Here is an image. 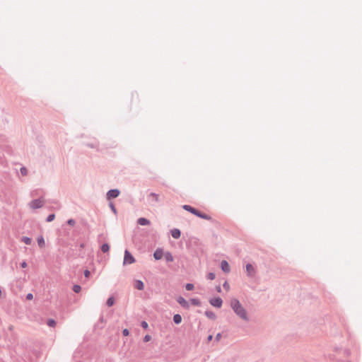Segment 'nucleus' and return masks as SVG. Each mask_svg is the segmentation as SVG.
<instances>
[{"mask_svg":"<svg viewBox=\"0 0 362 362\" xmlns=\"http://www.w3.org/2000/svg\"><path fill=\"white\" fill-rule=\"evenodd\" d=\"M230 305L234 312L243 320H248L247 313L245 308L242 306L240 301L237 299H232Z\"/></svg>","mask_w":362,"mask_h":362,"instance_id":"f257e3e1","label":"nucleus"},{"mask_svg":"<svg viewBox=\"0 0 362 362\" xmlns=\"http://www.w3.org/2000/svg\"><path fill=\"white\" fill-rule=\"evenodd\" d=\"M182 208L185 210H186V211H187L194 214L195 216H197L198 217H200V218L206 219V220H211V217L209 216H208V215H206L205 214H202V212L199 211L198 210H197L196 209L192 207L189 205H184L182 206Z\"/></svg>","mask_w":362,"mask_h":362,"instance_id":"f03ea898","label":"nucleus"},{"mask_svg":"<svg viewBox=\"0 0 362 362\" xmlns=\"http://www.w3.org/2000/svg\"><path fill=\"white\" fill-rule=\"evenodd\" d=\"M134 262H135V259L132 256V255L128 250H125L123 264L124 265L131 264H133Z\"/></svg>","mask_w":362,"mask_h":362,"instance_id":"7ed1b4c3","label":"nucleus"},{"mask_svg":"<svg viewBox=\"0 0 362 362\" xmlns=\"http://www.w3.org/2000/svg\"><path fill=\"white\" fill-rule=\"evenodd\" d=\"M44 202L42 199H35L30 202L29 206L33 209H39L43 206Z\"/></svg>","mask_w":362,"mask_h":362,"instance_id":"20e7f679","label":"nucleus"},{"mask_svg":"<svg viewBox=\"0 0 362 362\" xmlns=\"http://www.w3.org/2000/svg\"><path fill=\"white\" fill-rule=\"evenodd\" d=\"M210 303L214 307L221 308L222 306L223 301L221 298H215L210 300Z\"/></svg>","mask_w":362,"mask_h":362,"instance_id":"39448f33","label":"nucleus"},{"mask_svg":"<svg viewBox=\"0 0 362 362\" xmlns=\"http://www.w3.org/2000/svg\"><path fill=\"white\" fill-rule=\"evenodd\" d=\"M119 194V191L118 189H111L107 192V197L108 199H111L117 197Z\"/></svg>","mask_w":362,"mask_h":362,"instance_id":"423d86ee","label":"nucleus"},{"mask_svg":"<svg viewBox=\"0 0 362 362\" xmlns=\"http://www.w3.org/2000/svg\"><path fill=\"white\" fill-rule=\"evenodd\" d=\"M178 303L185 308H189V303L182 296L177 298Z\"/></svg>","mask_w":362,"mask_h":362,"instance_id":"0eeeda50","label":"nucleus"},{"mask_svg":"<svg viewBox=\"0 0 362 362\" xmlns=\"http://www.w3.org/2000/svg\"><path fill=\"white\" fill-rule=\"evenodd\" d=\"M163 256L164 254L161 249H157L153 254L154 258L157 260L162 259Z\"/></svg>","mask_w":362,"mask_h":362,"instance_id":"6e6552de","label":"nucleus"},{"mask_svg":"<svg viewBox=\"0 0 362 362\" xmlns=\"http://www.w3.org/2000/svg\"><path fill=\"white\" fill-rule=\"evenodd\" d=\"M221 267L222 270L224 272L228 273L230 272V266L226 260H223L221 262Z\"/></svg>","mask_w":362,"mask_h":362,"instance_id":"1a4fd4ad","label":"nucleus"},{"mask_svg":"<svg viewBox=\"0 0 362 362\" xmlns=\"http://www.w3.org/2000/svg\"><path fill=\"white\" fill-rule=\"evenodd\" d=\"M246 271L248 276H253L255 272V268L251 264H247L246 265Z\"/></svg>","mask_w":362,"mask_h":362,"instance_id":"9d476101","label":"nucleus"},{"mask_svg":"<svg viewBox=\"0 0 362 362\" xmlns=\"http://www.w3.org/2000/svg\"><path fill=\"white\" fill-rule=\"evenodd\" d=\"M134 286L138 290H143L144 288V283L140 280H136L134 283Z\"/></svg>","mask_w":362,"mask_h":362,"instance_id":"9b49d317","label":"nucleus"},{"mask_svg":"<svg viewBox=\"0 0 362 362\" xmlns=\"http://www.w3.org/2000/svg\"><path fill=\"white\" fill-rule=\"evenodd\" d=\"M137 222L141 226H146L150 224V221L145 218H139Z\"/></svg>","mask_w":362,"mask_h":362,"instance_id":"f8f14e48","label":"nucleus"},{"mask_svg":"<svg viewBox=\"0 0 362 362\" xmlns=\"http://www.w3.org/2000/svg\"><path fill=\"white\" fill-rule=\"evenodd\" d=\"M37 244H38V246L40 247V248H43L45 246V239L42 236H39L37 238Z\"/></svg>","mask_w":362,"mask_h":362,"instance_id":"ddd939ff","label":"nucleus"},{"mask_svg":"<svg viewBox=\"0 0 362 362\" xmlns=\"http://www.w3.org/2000/svg\"><path fill=\"white\" fill-rule=\"evenodd\" d=\"M171 235L174 238L177 239L180 237V230L176 228L173 229L171 231Z\"/></svg>","mask_w":362,"mask_h":362,"instance_id":"4468645a","label":"nucleus"},{"mask_svg":"<svg viewBox=\"0 0 362 362\" xmlns=\"http://www.w3.org/2000/svg\"><path fill=\"white\" fill-rule=\"evenodd\" d=\"M149 199H150L151 202H158L159 196L157 194L151 193L149 194Z\"/></svg>","mask_w":362,"mask_h":362,"instance_id":"2eb2a0df","label":"nucleus"},{"mask_svg":"<svg viewBox=\"0 0 362 362\" xmlns=\"http://www.w3.org/2000/svg\"><path fill=\"white\" fill-rule=\"evenodd\" d=\"M173 320L175 324H180L182 322V317L179 314H176L173 316Z\"/></svg>","mask_w":362,"mask_h":362,"instance_id":"dca6fc26","label":"nucleus"},{"mask_svg":"<svg viewBox=\"0 0 362 362\" xmlns=\"http://www.w3.org/2000/svg\"><path fill=\"white\" fill-rule=\"evenodd\" d=\"M164 257H165V259L168 262H173V257L172 255L170 252H166L164 255Z\"/></svg>","mask_w":362,"mask_h":362,"instance_id":"f3484780","label":"nucleus"},{"mask_svg":"<svg viewBox=\"0 0 362 362\" xmlns=\"http://www.w3.org/2000/svg\"><path fill=\"white\" fill-rule=\"evenodd\" d=\"M22 241L26 244V245H30L31 243H32V240L31 238H28V237H23L22 238Z\"/></svg>","mask_w":362,"mask_h":362,"instance_id":"a211bd4d","label":"nucleus"},{"mask_svg":"<svg viewBox=\"0 0 362 362\" xmlns=\"http://www.w3.org/2000/svg\"><path fill=\"white\" fill-rule=\"evenodd\" d=\"M110 250V246L108 244H103L102 246H101V250L103 252H107Z\"/></svg>","mask_w":362,"mask_h":362,"instance_id":"6ab92c4d","label":"nucleus"},{"mask_svg":"<svg viewBox=\"0 0 362 362\" xmlns=\"http://www.w3.org/2000/svg\"><path fill=\"white\" fill-rule=\"evenodd\" d=\"M115 303V299L113 297H110L107 300V305L109 306V307H111L114 305Z\"/></svg>","mask_w":362,"mask_h":362,"instance_id":"aec40b11","label":"nucleus"},{"mask_svg":"<svg viewBox=\"0 0 362 362\" xmlns=\"http://www.w3.org/2000/svg\"><path fill=\"white\" fill-rule=\"evenodd\" d=\"M47 325L49 326V327H54L56 326V322L55 320H52V319H49L47 321Z\"/></svg>","mask_w":362,"mask_h":362,"instance_id":"412c9836","label":"nucleus"},{"mask_svg":"<svg viewBox=\"0 0 362 362\" xmlns=\"http://www.w3.org/2000/svg\"><path fill=\"white\" fill-rule=\"evenodd\" d=\"M190 302L194 305H200V301L197 298H192L190 300Z\"/></svg>","mask_w":362,"mask_h":362,"instance_id":"4be33fe9","label":"nucleus"},{"mask_svg":"<svg viewBox=\"0 0 362 362\" xmlns=\"http://www.w3.org/2000/svg\"><path fill=\"white\" fill-rule=\"evenodd\" d=\"M81 290V288L79 285H74L73 286V291L75 292V293H79Z\"/></svg>","mask_w":362,"mask_h":362,"instance_id":"5701e85b","label":"nucleus"},{"mask_svg":"<svg viewBox=\"0 0 362 362\" xmlns=\"http://www.w3.org/2000/svg\"><path fill=\"white\" fill-rule=\"evenodd\" d=\"M215 274L214 273H209L207 274V279H209V280H214L215 279Z\"/></svg>","mask_w":362,"mask_h":362,"instance_id":"b1692460","label":"nucleus"},{"mask_svg":"<svg viewBox=\"0 0 362 362\" xmlns=\"http://www.w3.org/2000/svg\"><path fill=\"white\" fill-rule=\"evenodd\" d=\"M185 288L187 291H192L194 289V285L192 284H187Z\"/></svg>","mask_w":362,"mask_h":362,"instance_id":"393cba45","label":"nucleus"},{"mask_svg":"<svg viewBox=\"0 0 362 362\" xmlns=\"http://www.w3.org/2000/svg\"><path fill=\"white\" fill-rule=\"evenodd\" d=\"M55 218V215L54 214H50L48 216L47 218V222H51Z\"/></svg>","mask_w":362,"mask_h":362,"instance_id":"a878e982","label":"nucleus"},{"mask_svg":"<svg viewBox=\"0 0 362 362\" xmlns=\"http://www.w3.org/2000/svg\"><path fill=\"white\" fill-rule=\"evenodd\" d=\"M223 288L226 290V291H229L230 290V286H229V284L226 281L224 284H223Z\"/></svg>","mask_w":362,"mask_h":362,"instance_id":"bb28decb","label":"nucleus"},{"mask_svg":"<svg viewBox=\"0 0 362 362\" xmlns=\"http://www.w3.org/2000/svg\"><path fill=\"white\" fill-rule=\"evenodd\" d=\"M21 173L23 175H27V173H28V170L25 168H22L21 169Z\"/></svg>","mask_w":362,"mask_h":362,"instance_id":"cd10ccee","label":"nucleus"},{"mask_svg":"<svg viewBox=\"0 0 362 362\" xmlns=\"http://www.w3.org/2000/svg\"><path fill=\"white\" fill-rule=\"evenodd\" d=\"M151 336L147 334V335H146V336L144 337V341L145 342H148V341H149L151 340Z\"/></svg>","mask_w":362,"mask_h":362,"instance_id":"c85d7f7f","label":"nucleus"},{"mask_svg":"<svg viewBox=\"0 0 362 362\" xmlns=\"http://www.w3.org/2000/svg\"><path fill=\"white\" fill-rule=\"evenodd\" d=\"M141 327H142L143 328H144V329H147V328H148V323H147L146 322H145V321H143V322H141Z\"/></svg>","mask_w":362,"mask_h":362,"instance_id":"c756f323","label":"nucleus"},{"mask_svg":"<svg viewBox=\"0 0 362 362\" xmlns=\"http://www.w3.org/2000/svg\"><path fill=\"white\" fill-rule=\"evenodd\" d=\"M122 334L124 336H128L129 334V331L127 329H124L122 331Z\"/></svg>","mask_w":362,"mask_h":362,"instance_id":"7c9ffc66","label":"nucleus"},{"mask_svg":"<svg viewBox=\"0 0 362 362\" xmlns=\"http://www.w3.org/2000/svg\"><path fill=\"white\" fill-rule=\"evenodd\" d=\"M26 298L27 300H32L33 298V295L32 293H28L27 296H26Z\"/></svg>","mask_w":362,"mask_h":362,"instance_id":"2f4dec72","label":"nucleus"},{"mask_svg":"<svg viewBox=\"0 0 362 362\" xmlns=\"http://www.w3.org/2000/svg\"><path fill=\"white\" fill-rule=\"evenodd\" d=\"M68 224L69 225H71V226H74L75 224V221L73 219H69L68 221H67Z\"/></svg>","mask_w":362,"mask_h":362,"instance_id":"473e14b6","label":"nucleus"},{"mask_svg":"<svg viewBox=\"0 0 362 362\" xmlns=\"http://www.w3.org/2000/svg\"><path fill=\"white\" fill-rule=\"evenodd\" d=\"M84 276H85L86 277H87V278H88V277H89V276H90V272H89L88 270H87V269H86V270H85V271H84Z\"/></svg>","mask_w":362,"mask_h":362,"instance_id":"72a5a7b5","label":"nucleus"},{"mask_svg":"<svg viewBox=\"0 0 362 362\" xmlns=\"http://www.w3.org/2000/svg\"><path fill=\"white\" fill-rule=\"evenodd\" d=\"M21 265L22 268H25L27 267V263L25 262H23Z\"/></svg>","mask_w":362,"mask_h":362,"instance_id":"f704fd0d","label":"nucleus"},{"mask_svg":"<svg viewBox=\"0 0 362 362\" xmlns=\"http://www.w3.org/2000/svg\"><path fill=\"white\" fill-rule=\"evenodd\" d=\"M221 334H218L216 335V340H217V341H218V340L221 339Z\"/></svg>","mask_w":362,"mask_h":362,"instance_id":"c9c22d12","label":"nucleus"},{"mask_svg":"<svg viewBox=\"0 0 362 362\" xmlns=\"http://www.w3.org/2000/svg\"><path fill=\"white\" fill-rule=\"evenodd\" d=\"M110 207H111L112 210L115 213L116 212V209H115V206L112 204H111Z\"/></svg>","mask_w":362,"mask_h":362,"instance_id":"e433bc0d","label":"nucleus"},{"mask_svg":"<svg viewBox=\"0 0 362 362\" xmlns=\"http://www.w3.org/2000/svg\"><path fill=\"white\" fill-rule=\"evenodd\" d=\"M212 338H213V336H212V335H209V336L208 337V339H208V341H211V340H212Z\"/></svg>","mask_w":362,"mask_h":362,"instance_id":"4c0bfd02","label":"nucleus"},{"mask_svg":"<svg viewBox=\"0 0 362 362\" xmlns=\"http://www.w3.org/2000/svg\"><path fill=\"white\" fill-rule=\"evenodd\" d=\"M216 290L218 292H221V287L220 286H217L216 287Z\"/></svg>","mask_w":362,"mask_h":362,"instance_id":"58836bf2","label":"nucleus"},{"mask_svg":"<svg viewBox=\"0 0 362 362\" xmlns=\"http://www.w3.org/2000/svg\"><path fill=\"white\" fill-rule=\"evenodd\" d=\"M1 294H2V292H1V290L0 289V298L1 297Z\"/></svg>","mask_w":362,"mask_h":362,"instance_id":"ea45409f","label":"nucleus"}]
</instances>
